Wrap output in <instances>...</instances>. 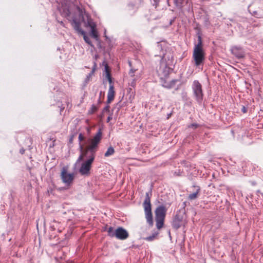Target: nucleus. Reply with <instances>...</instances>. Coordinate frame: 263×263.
I'll use <instances>...</instances> for the list:
<instances>
[{"label":"nucleus","mask_w":263,"mask_h":263,"mask_svg":"<svg viewBox=\"0 0 263 263\" xmlns=\"http://www.w3.org/2000/svg\"><path fill=\"white\" fill-rule=\"evenodd\" d=\"M102 133L101 130L100 129L92 139L88 140L89 145L88 146L84 148L83 145H80V149L81 154L78 158L77 162L83 160L84 158L87 157V155L95 158V155L98 147V145L102 139Z\"/></svg>","instance_id":"f257e3e1"},{"label":"nucleus","mask_w":263,"mask_h":263,"mask_svg":"<svg viewBox=\"0 0 263 263\" xmlns=\"http://www.w3.org/2000/svg\"><path fill=\"white\" fill-rule=\"evenodd\" d=\"M73 23L74 24V28L75 30L77 31L79 33L81 34V31L83 30L81 28L80 24L75 21H73Z\"/></svg>","instance_id":"412c9836"},{"label":"nucleus","mask_w":263,"mask_h":263,"mask_svg":"<svg viewBox=\"0 0 263 263\" xmlns=\"http://www.w3.org/2000/svg\"><path fill=\"white\" fill-rule=\"evenodd\" d=\"M173 69L170 67H158L157 69L158 75L161 79L162 83V86L166 88H171L173 87L177 80H172L170 82H167L166 79L167 78Z\"/></svg>","instance_id":"f03ea898"},{"label":"nucleus","mask_w":263,"mask_h":263,"mask_svg":"<svg viewBox=\"0 0 263 263\" xmlns=\"http://www.w3.org/2000/svg\"><path fill=\"white\" fill-rule=\"evenodd\" d=\"M96 70L95 67H93L91 71L87 76L85 80V83L86 84L90 80L92 76L93 75L94 72Z\"/></svg>","instance_id":"a211bd4d"},{"label":"nucleus","mask_w":263,"mask_h":263,"mask_svg":"<svg viewBox=\"0 0 263 263\" xmlns=\"http://www.w3.org/2000/svg\"><path fill=\"white\" fill-rule=\"evenodd\" d=\"M84 139V137L82 135V134H80L79 135V140L80 141H82Z\"/></svg>","instance_id":"393cba45"},{"label":"nucleus","mask_w":263,"mask_h":263,"mask_svg":"<svg viewBox=\"0 0 263 263\" xmlns=\"http://www.w3.org/2000/svg\"><path fill=\"white\" fill-rule=\"evenodd\" d=\"M233 54L238 58H242L244 57L245 53L243 49L237 46L233 47L231 49Z\"/></svg>","instance_id":"9b49d317"},{"label":"nucleus","mask_w":263,"mask_h":263,"mask_svg":"<svg viewBox=\"0 0 263 263\" xmlns=\"http://www.w3.org/2000/svg\"><path fill=\"white\" fill-rule=\"evenodd\" d=\"M103 66H108V65H107V64H106H106H103Z\"/></svg>","instance_id":"72a5a7b5"},{"label":"nucleus","mask_w":263,"mask_h":263,"mask_svg":"<svg viewBox=\"0 0 263 263\" xmlns=\"http://www.w3.org/2000/svg\"><path fill=\"white\" fill-rule=\"evenodd\" d=\"M184 223L183 216L180 213H177L175 216L172 225L174 229L177 230Z\"/></svg>","instance_id":"1a4fd4ad"},{"label":"nucleus","mask_w":263,"mask_h":263,"mask_svg":"<svg viewBox=\"0 0 263 263\" xmlns=\"http://www.w3.org/2000/svg\"><path fill=\"white\" fill-rule=\"evenodd\" d=\"M136 70H134L133 69H131L130 71H129V74H130L131 76H134V72Z\"/></svg>","instance_id":"bb28decb"},{"label":"nucleus","mask_w":263,"mask_h":263,"mask_svg":"<svg viewBox=\"0 0 263 263\" xmlns=\"http://www.w3.org/2000/svg\"><path fill=\"white\" fill-rule=\"evenodd\" d=\"M242 111L243 112L246 113L247 111V109L245 106H243L242 108Z\"/></svg>","instance_id":"cd10ccee"},{"label":"nucleus","mask_w":263,"mask_h":263,"mask_svg":"<svg viewBox=\"0 0 263 263\" xmlns=\"http://www.w3.org/2000/svg\"><path fill=\"white\" fill-rule=\"evenodd\" d=\"M91 36L94 39L98 40V32L96 29V27L91 28Z\"/></svg>","instance_id":"2eb2a0df"},{"label":"nucleus","mask_w":263,"mask_h":263,"mask_svg":"<svg viewBox=\"0 0 263 263\" xmlns=\"http://www.w3.org/2000/svg\"><path fill=\"white\" fill-rule=\"evenodd\" d=\"M97 110L98 107L96 105L93 104L91 105L90 109L89 110V113L90 114H92L94 112H95Z\"/></svg>","instance_id":"4be33fe9"},{"label":"nucleus","mask_w":263,"mask_h":263,"mask_svg":"<svg viewBox=\"0 0 263 263\" xmlns=\"http://www.w3.org/2000/svg\"><path fill=\"white\" fill-rule=\"evenodd\" d=\"M152 196V191L146 193L145 199L143 203V206L145 214V218L147 223L149 226L153 225V219L152 212V205L151 203V197Z\"/></svg>","instance_id":"7ed1b4c3"},{"label":"nucleus","mask_w":263,"mask_h":263,"mask_svg":"<svg viewBox=\"0 0 263 263\" xmlns=\"http://www.w3.org/2000/svg\"><path fill=\"white\" fill-rule=\"evenodd\" d=\"M254 27H255V26L257 27V26H259V25H254Z\"/></svg>","instance_id":"c9c22d12"},{"label":"nucleus","mask_w":263,"mask_h":263,"mask_svg":"<svg viewBox=\"0 0 263 263\" xmlns=\"http://www.w3.org/2000/svg\"><path fill=\"white\" fill-rule=\"evenodd\" d=\"M249 11L252 15L256 17H260L261 15L259 14V12L258 11L253 10L252 7H250L249 8Z\"/></svg>","instance_id":"6ab92c4d"},{"label":"nucleus","mask_w":263,"mask_h":263,"mask_svg":"<svg viewBox=\"0 0 263 263\" xmlns=\"http://www.w3.org/2000/svg\"><path fill=\"white\" fill-rule=\"evenodd\" d=\"M86 26H88L90 28L96 27V23L90 17L87 18V22L86 23Z\"/></svg>","instance_id":"f3484780"},{"label":"nucleus","mask_w":263,"mask_h":263,"mask_svg":"<svg viewBox=\"0 0 263 263\" xmlns=\"http://www.w3.org/2000/svg\"><path fill=\"white\" fill-rule=\"evenodd\" d=\"M81 34L83 36V39L86 43L90 45H92L90 39L86 35L85 32L84 31H81Z\"/></svg>","instance_id":"aec40b11"},{"label":"nucleus","mask_w":263,"mask_h":263,"mask_svg":"<svg viewBox=\"0 0 263 263\" xmlns=\"http://www.w3.org/2000/svg\"><path fill=\"white\" fill-rule=\"evenodd\" d=\"M192 88L197 101L199 103H201L203 100V92L201 84L197 81H194Z\"/></svg>","instance_id":"6e6552de"},{"label":"nucleus","mask_w":263,"mask_h":263,"mask_svg":"<svg viewBox=\"0 0 263 263\" xmlns=\"http://www.w3.org/2000/svg\"><path fill=\"white\" fill-rule=\"evenodd\" d=\"M182 172H180V170H178V171H175L173 173V175L175 176H179L181 175Z\"/></svg>","instance_id":"b1692460"},{"label":"nucleus","mask_w":263,"mask_h":263,"mask_svg":"<svg viewBox=\"0 0 263 263\" xmlns=\"http://www.w3.org/2000/svg\"><path fill=\"white\" fill-rule=\"evenodd\" d=\"M109 106L108 105H106L103 109L104 112H108L109 111Z\"/></svg>","instance_id":"a878e982"},{"label":"nucleus","mask_w":263,"mask_h":263,"mask_svg":"<svg viewBox=\"0 0 263 263\" xmlns=\"http://www.w3.org/2000/svg\"><path fill=\"white\" fill-rule=\"evenodd\" d=\"M88 159L83 162L79 169V172L82 175H88L90 174L91 164L94 161L95 157L87 155Z\"/></svg>","instance_id":"0eeeda50"},{"label":"nucleus","mask_w":263,"mask_h":263,"mask_svg":"<svg viewBox=\"0 0 263 263\" xmlns=\"http://www.w3.org/2000/svg\"><path fill=\"white\" fill-rule=\"evenodd\" d=\"M199 191H200L199 188L197 189L196 192H195L193 193L190 194L189 195L188 199L191 200H194V199H196L198 197V195Z\"/></svg>","instance_id":"4468645a"},{"label":"nucleus","mask_w":263,"mask_h":263,"mask_svg":"<svg viewBox=\"0 0 263 263\" xmlns=\"http://www.w3.org/2000/svg\"><path fill=\"white\" fill-rule=\"evenodd\" d=\"M157 235V233L154 234L151 236L147 237L146 238H145V239L147 241H152L154 240V239L155 238V237Z\"/></svg>","instance_id":"5701e85b"},{"label":"nucleus","mask_w":263,"mask_h":263,"mask_svg":"<svg viewBox=\"0 0 263 263\" xmlns=\"http://www.w3.org/2000/svg\"><path fill=\"white\" fill-rule=\"evenodd\" d=\"M61 176L63 182L68 185L72 182L74 178L73 174L67 173L65 167L62 168Z\"/></svg>","instance_id":"9d476101"},{"label":"nucleus","mask_w":263,"mask_h":263,"mask_svg":"<svg viewBox=\"0 0 263 263\" xmlns=\"http://www.w3.org/2000/svg\"><path fill=\"white\" fill-rule=\"evenodd\" d=\"M193 57L195 64L197 65L201 64L204 59V53L202 50L201 38L200 36L198 37V43L195 47Z\"/></svg>","instance_id":"39448f33"},{"label":"nucleus","mask_w":263,"mask_h":263,"mask_svg":"<svg viewBox=\"0 0 263 263\" xmlns=\"http://www.w3.org/2000/svg\"><path fill=\"white\" fill-rule=\"evenodd\" d=\"M107 232L109 236L115 237L120 240L126 239L129 236L128 232L122 227H119L114 230V228L110 227L107 229Z\"/></svg>","instance_id":"20e7f679"},{"label":"nucleus","mask_w":263,"mask_h":263,"mask_svg":"<svg viewBox=\"0 0 263 263\" xmlns=\"http://www.w3.org/2000/svg\"><path fill=\"white\" fill-rule=\"evenodd\" d=\"M166 212V209L164 205H160L155 210L156 227L158 229H160L163 227Z\"/></svg>","instance_id":"423d86ee"},{"label":"nucleus","mask_w":263,"mask_h":263,"mask_svg":"<svg viewBox=\"0 0 263 263\" xmlns=\"http://www.w3.org/2000/svg\"><path fill=\"white\" fill-rule=\"evenodd\" d=\"M55 140H54L53 141V142H52V145H51L50 146V147H53V146H54V145H55V143H55Z\"/></svg>","instance_id":"7c9ffc66"},{"label":"nucleus","mask_w":263,"mask_h":263,"mask_svg":"<svg viewBox=\"0 0 263 263\" xmlns=\"http://www.w3.org/2000/svg\"><path fill=\"white\" fill-rule=\"evenodd\" d=\"M174 21V19L171 20L170 22V25H171Z\"/></svg>","instance_id":"2f4dec72"},{"label":"nucleus","mask_w":263,"mask_h":263,"mask_svg":"<svg viewBox=\"0 0 263 263\" xmlns=\"http://www.w3.org/2000/svg\"><path fill=\"white\" fill-rule=\"evenodd\" d=\"M20 152L21 154H23L25 152V149L23 148L21 149Z\"/></svg>","instance_id":"c756f323"},{"label":"nucleus","mask_w":263,"mask_h":263,"mask_svg":"<svg viewBox=\"0 0 263 263\" xmlns=\"http://www.w3.org/2000/svg\"><path fill=\"white\" fill-rule=\"evenodd\" d=\"M177 1H178V0H174V1H175V3H177Z\"/></svg>","instance_id":"f704fd0d"},{"label":"nucleus","mask_w":263,"mask_h":263,"mask_svg":"<svg viewBox=\"0 0 263 263\" xmlns=\"http://www.w3.org/2000/svg\"><path fill=\"white\" fill-rule=\"evenodd\" d=\"M105 77L108 80L109 85L112 84V81L110 73V67H105Z\"/></svg>","instance_id":"ddd939ff"},{"label":"nucleus","mask_w":263,"mask_h":263,"mask_svg":"<svg viewBox=\"0 0 263 263\" xmlns=\"http://www.w3.org/2000/svg\"><path fill=\"white\" fill-rule=\"evenodd\" d=\"M198 126L197 124H192L191 125V127H192L193 128H196Z\"/></svg>","instance_id":"c85d7f7f"},{"label":"nucleus","mask_w":263,"mask_h":263,"mask_svg":"<svg viewBox=\"0 0 263 263\" xmlns=\"http://www.w3.org/2000/svg\"><path fill=\"white\" fill-rule=\"evenodd\" d=\"M111 119V117H108L107 118V122H109Z\"/></svg>","instance_id":"473e14b6"},{"label":"nucleus","mask_w":263,"mask_h":263,"mask_svg":"<svg viewBox=\"0 0 263 263\" xmlns=\"http://www.w3.org/2000/svg\"><path fill=\"white\" fill-rule=\"evenodd\" d=\"M115 91L113 84L109 85V89L107 93V104H109L114 99Z\"/></svg>","instance_id":"f8f14e48"},{"label":"nucleus","mask_w":263,"mask_h":263,"mask_svg":"<svg viewBox=\"0 0 263 263\" xmlns=\"http://www.w3.org/2000/svg\"><path fill=\"white\" fill-rule=\"evenodd\" d=\"M115 153V149L112 146H110L108 148L107 151L105 152L104 156L105 157H109Z\"/></svg>","instance_id":"dca6fc26"}]
</instances>
